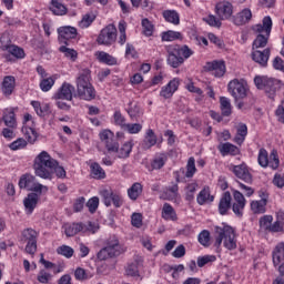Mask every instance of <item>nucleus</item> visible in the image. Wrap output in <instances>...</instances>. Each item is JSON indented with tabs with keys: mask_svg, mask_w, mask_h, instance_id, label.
Segmentation results:
<instances>
[{
	"mask_svg": "<svg viewBox=\"0 0 284 284\" xmlns=\"http://www.w3.org/2000/svg\"><path fill=\"white\" fill-rule=\"evenodd\" d=\"M100 141L104 144L110 154L115 152L119 159H128L132 154L134 148V140H129L119 148V141L114 138V133L110 130H103L99 134Z\"/></svg>",
	"mask_w": 284,
	"mask_h": 284,
	"instance_id": "f257e3e1",
	"label": "nucleus"
},
{
	"mask_svg": "<svg viewBox=\"0 0 284 284\" xmlns=\"http://www.w3.org/2000/svg\"><path fill=\"white\" fill-rule=\"evenodd\" d=\"M75 97L82 101H94L97 99V89L92 84V71L89 68L81 69L75 79Z\"/></svg>",
	"mask_w": 284,
	"mask_h": 284,
	"instance_id": "f03ea898",
	"label": "nucleus"
},
{
	"mask_svg": "<svg viewBox=\"0 0 284 284\" xmlns=\"http://www.w3.org/2000/svg\"><path fill=\"white\" fill-rule=\"evenodd\" d=\"M57 165V160L50 156L48 151L40 152L33 160V171L36 176L44 179V181H52V168Z\"/></svg>",
	"mask_w": 284,
	"mask_h": 284,
	"instance_id": "7ed1b4c3",
	"label": "nucleus"
},
{
	"mask_svg": "<svg viewBox=\"0 0 284 284\" xmlns=\"http://www.w3.org/2000/svg\"><path fill=\"white\" fill-rule=\"evenodd\" d=\"M166 52V61L171 68H181V65L185 63L186 59H190V57L194 54V51L186 44L182 47L179 44L169 45Z\"/></svg>",
	"mask_w": 284,
	"mask_h": 284,
	"instance_id": "20e7f679",
	"label": "nucleus"
},
{
	"mask_svg": "<svg viewBox=\"0 0 284 284\" xmlns=\"http://www.w3.org/2000/svg\"><path fill=\"white\" fill-rule=\"evenodd\" d=\"M215 243L214 247H221L223 244L226 250H236V232L234 227L226 225V226H215Z\"/></svg>",
	"mask_w": 284,
	"mask_h": 284,
	"instance_id": "39448f33",
	"label": "nucleus"
},
{
	"mask_svg": "<svg viewBox=\"0 0 284 284\" xmlns=\"http://www.w3.org/2000/svg\"><path fill=\"white\" fill-rule=\"evenodd\" d=\"M18 186L20 190H27V192L38 193V194H48L49 187L39 183L37 176L24 173L20 176Z\"/></svg>",
	"mask_w": 284,
	"mask_h": 284,
	"instance_id": "423d86ee",
	"label": "nucleus"
},
{
	"mask_svg": "<svg viewBox=\"0 0 284 284\" xmlns=\"http://www.w3.org/2000/svg\"><path fill=\"white\" fill-rule=\"evenodd\" d=\"M257 163L260 168H263L264 170H266V168H270L271 170H278L281 166L278 151L273 149L270 153L265 148H261L257 153Z\"/></svg>",
	"mask_w": 284,
	"mask_h": 284,
	"instance_id": "0eeeda50",
	"label": "nucleus"
},
{
	"mask_svg": "<svg viewBox=\"0 0 284 284\" xmlns=\"http://www.w3.org/2000/svg\"><path fill=\"white\" fill-rule=\"evenodd\" d=\"M254 83L257 90H264L268 99L276 98V91L278 90V85H281V81L274 78H270L266 75H256L254 78Z\"/></svg>",
	"mask_w": 284,
	"mask_h": 284,
	"instance_id": "6e6552de",
	"label": "nucleus"
},
{
	"mask_svg": "<svg viewBox=\"0 0 284 284\" xmlns=\"http://www.w3.org/2000/svg\"><path fill=\"white\" fill-rule=\"evenodd\" d=\"M272 18L266 16L262 20V24H256L255 30L256 32H264L266 36L258 34L253 42V48H265L267 45V41L270 39V34H272Z\"/></svg>",
	"mask_w": 284,
	"mask_h": 284,
	"instance_id": "1a4fd4ad",
	"label": "nucleus"
},
{
	"mask_svg": "<svg viewBox=\"0 0 284 284\" xmlns=\"http://www.w3.org/2000/svg\"><path fill=\"white\" fill-rule=\"evenodd\" d=\"M116 37H119L116 26H114V23H110L101 29L95 41L98 45H105L106 48H110V45H114V43H116Z\"/></svg>",
	"mask_w": 284,
	"mask_h": 284,
	"instance_id": "9d476101",
	"label": "nucleus"
},
{
	"mask_svg": "<svg viewBox=\"0 0 284 284\" xmlns=\"http://www.w3.org/2000/svg\"><path fill=\"white\" fill-rule=\"evenodd\" d=\"M21 241L27 243L26 252L27 254L34 255L37 254V243L39 241V232L32 227L24 229L21 232Z\"/></svg>",
	"mask_w": 284,
	"mask_h": 284,
	"instance_id": "9b49d317",
	"label": "nucleus"
},
{
	"mask_svg": "<svg viewBox=\"0 0 284 284\" xmlns=\"http://www.w3.org/2000/svg\"><path fill=\"white\" fill-rule=\"evenodd\" d=\"M231 192L233 194V201H231L232 212L237 219H242L245 212V205H247V200H245V195L236 189H232Z\"/></svg>",
	"mask_w": 284,
	"mask_h": 284,
	"instance_id": "f8f14e48",
	"label": "nucleus"
},
{
	"mask_svg": "<svg viewBox=\"0 0 284 284\" xmlns=\"http://www.w3.org/2000/svg\"><path fill=\"white\" fill-rule=\"evenodd\" d=\"M77 88L70 82H63L58 91L53 94L55 101H72L77 97Z\"/></svg>",
	"mask_w": 284,
	"mask_h": 284,
	"instance_id": "ddd939ff",
	"label": "nucleus"
},
{
	"mask_svg": "<svg viewBox=\"0 0 284 284\" xmlns=\"http://www.w3.org/2000/svg\"><path fill=\"white\" fill-rule=\"evenodd\" d=\"M79 32L77 28L64 26L58 28V41L61 45H70L71 39H77Z\"/></svg>",
	"mask_w": 284,
	"mask_h": 284,
	"instance_id": "4468645a",
	"label": "nucleus"
},
{
	"mask_svg": "<svg viewBox=\"0 0 284 284\" xmlns=\"http://www.w3.org/2000/svg\"><path fill=\"white\" fill-rule=\"evenodd\" d=\"M227 90L230 94L236 100L245 99V97H247V87L245 85V83H243V81H240L239 79L230 81Z\"/></svg>",
	"mask_w": 284,
	"mask_h": 284,
	"instance_id": "2eb2a0df",
	"label": "nucleus"
},
{
	"mask_svg": "<svg viewBox=\"0 0 284 284\" xmlns=\"http://www.w3.org/2000/svg\"><path fill=\"white\" fill-rule=\"evenodd\" d=\"M104 247L109 251L110 255L113 256V258H116V256H121L123 254V244L119 241V237L116 235H110L104 241Z\"/></svg>",
	"mask_w": 284,
	"mask_h": 284,
	"instance_id": "dca6fc26",
	"label": "nucleus"
},
{
	"mask_svg": "<svg viewBox=\"0 0 284 284\" xmlns=\"http://www.w3.org/2000/svg\"><path fill=\"white\" fill-rule=\"evenodd\" d=\"M215 14H217L221 21H227L234 14V6L230 1H220L215 6Z\"/></svg>",
	"mask_w": 284,
	"mask_h": 284,
	"instance_id": "f3484780",
	"label": "nucleus"
},
{
	"mask_svg": "<svg viewBox=\"0 0 284 284\" xmlns=\"http://www.w3.org/2000/svg\"><path fill=\"white\" fill-rule=\"evenodd\" d=\"M206 71L211 72L213 77L216 79H221L225 77V72H227V67L225 65V60H213L211 62H206Z\"/></svg>",
	"mask_w": 284,
	"mask_h": 284,
	"instance_id": "a211bd4d",
	"label": "nucleus"
},
{
	"mask_svg": "<svg viewBox=\"0 0 284 284\" xmlns=\"http://www.w3.org/2000/svg\"><path fill=\"white\" fill-rule=\"evenodd\" d=\"M231 172H233L236 179L244 181V183H252V173H250V169L247 168V164L242 163L239 165H232Z\"/></svg>",
	"mask_w": 284,
	"mask_h": 284,
	"instance_id": "6ab92c4d",
	"label": "nucleus"
},
{
	"mask_svg": "<svg viewBox=\"0 0 284 284\" xmlns=\"http://www.w3.org/2000/svg\"><path fill=\"white\" fill-rule=\"evenodd\" d=\"M2 57L7 63H16L19 59H26V50L23 48L13 44Z\"/></svg>",
	"mask_w": 284,
	"mask_h": 284,
	"instance_id": "aec40b11",
	"label": "nucleus"
},
{
	"mask_svg": "<svg viewBox=\"0 0 284 284\" xmlns=\"http://www.w3.org/2000/svg\"><path fill=\"white\" fill-rule=\"evenodd\" d=\"M179 85H181V79L173 78L168 84L161 88L160 97H162V99H172L174 93L179 90Z\"/></svg>",
	"mask_w": 284,
	"mask_h": 284,
	"instance_id": "412c9836",
	"label": "nucleus"
},
{
	"mask_svg": "<svg viewBox=\"0 0 284 284\" xmlns=\"http://www.w3.org/2000/svg\"><path fill=\"white\" fill-rule=\"evenodd\" d=\"M17 88V78L14 75H6L0 84V90L3 97H12Z\"/></svg>",
	"mask_w": 284,
	"mask_h": 284,
	"instance_id": "4be33fe9",
	"label": "nucleus"
},
{
	"mask_svg": "<svg viewBox=\"0 0 284 284\" xmlns=\"http://www.w3.org/2000/svg\"><path fill=\"white\" fill-rule=\"evenodd\" d=\"M271 54H272V51L270 50V48H266L263 51L261 50L253 51L251 57L255 63H258L260 68H267V61H270Z\"/></svg>",
	"mask_w": 284,
	"mask_h": 284,
	"instance_id": "5701e85b",
	"label": "nucleus"
},
{
	"mask_svg": "<svg viewBox=\"0 0 284 284\" xmlns=\"http://www.w3.org/2000/svg\"><path fill=\"white\" fill-rule=\"evenodd\" d=\"M217 210L221 216L227 215V212L232 210V193H230V191L222 193L217 205Z\"/></svg>",
	"mask_w": 284,
	"mask_h": 284,
	"instance_id": "b1692460",
	"label": "nucleus"
},
{
	"mask_svg": "<svg viewBox=\"0 0 284 284\" xmlns=\"http://www.w3.org/2000/svg\"><path fill=\"white\" fill-rule=\"evenodd\" d=\"M42 194L39 193H29L24 200H23V205H24V212L26 214L30 215L37 210V205H39V199Z\"/></svg>",
	"mask_w": 284,
	"mask_h": 284,
	"instance_id": "393cba45",
	"label": "nucleus"
},
{
	"mask_svg": "<svg viewBox=\"0 0 284 284\" xmlns=\"http://www.w3.org/2000/svg\"><path fill=\"white\" fill-rule=\"evenodd\" d=\"M6 128H18L19 123L17 122V113L14 108H7L3 110L2 119Z\"/></svg>",
	"mask_w": 284,
	"mask_h": 284,
	"instance_id": "a878e982",
	"label": "nucleus"
},
{
	"mask_svg": "<svg viewBox=\"0 0 284 284\" xmlns=\"http://www.w3.org/2000/svg\"><path fill=\"white\" fill-rule=\"evenodd\" d=\"M217 150L222 156H239L241 154V149L230 142L219 144Z\"/></svg>",
	"mask_w": 284,
	"mask_h": 284,
	"instance_id": "bb28decb",
	"label": "nucleus"
},
{
	"mask_svg": "<svg viewBox=\"0 0 284 284\" xmlns=\"http://www.w3.org/2000/svg\"><path fill=\"white\" fill-rule=\"evenodd\" d=\"M250 21H252V10L250 8H245L233 16L234 26H245Z\"/></svg>",
	"mask_w": 284,
	"mask_h": 284,
	"instance_id": "cd10ccee",
	"label": "nucleus"
},
{
	"mask_svg": "<svg viewBox=\"0 0 284 284\" xmlns=\"http://www.w3.org/2000/svg\"><path fill=\"white\" fill-rule=\"evenodd\" d=\"M64 234L68 239L83 234V222L67 223L63 225Z\"/></svg>",
	"mask_w": 284,
	"mask_h": 284,
	"instance_id": "c85d7f7f",
	"label": "nucleus"
},
{
	"mask_svg": "<svg viewBox=\"0 0 284 284\" xmlns=\"http://www.w3.org/2000/svg\"><path fill=\"white\" fill-rule=\"evenodd\" d=\"M156 143H159V138L156 136V133H154V130L148 129L142 141V149L152 150V148H154Z\"/></svg>",
	"mask_w": 284,
	"mask_h": 284,
	"instance_id": "c756f323",
	"label": "nucleus"
},
{
	"mask_svg": "<svg viewBox=\"0 0 284 284\" xmlns=\"http://www.w3.org/2000/svg\"><path fill=\"white\" fill-rule=\"evenodd\" d=\"M197 205H207V203H214V195H212V191L210 186H204L196 196Z\"/></svg>",
	"mask_w": 284,
	"mask_h": 284,
	"instance_id": "7c9ffc66",
	"label": "nucleus"
},
{
	"mask_svg": "<svg viewBox=\"0 0 284 284\" xmlns=\"http://www.w3.org/2000/svg\"><path fill=\"white\" fill-rule=\"evenodd\" d=\"M126 113L132 121H138L143 116V109H141V104H139V102L130 101L128 103Z\"/></svg>",
	"mask_w": 284,
	"mask_h": 284,
	"instance_id": "2f4dec72",
	"label": "nucleus"
},
{
	"mask_svg": "<svg viewBox=\"0 0 284 284\" xmlns=\"http://www.w3.org/2000/svg\"><path fill=\"white\" fill-rule=\"evenodd\" d=\"M95 59L104 65H119V59L105 51L95 52Z\"/></svg>",
	"mask_w": 284,
	"mask_h": 284,
	"instance_id": "473e14b6",
	"label": "nucleus"
},
{
	"mask_svg": "<svg viewBox=\"0 0 284 284\" xmlns=\"http://www.w3.org/2000/svg\"><path fill=\"white\" fill-rule=\"evenodd\" d=\"M162 17L166 23L172 26H181V14L174 9H166L162 12Z\"/></svg>",
	"mask_w": 284,
	"mask_h": 284,
	"instance_id": "72a5a7b5",
	"label": "nucleus"
},
{
	"mask_svg": "<svg viewBox=\"0 0 284 284\" xmlns=\"http://www.w3.org/2000/svg\"><path fill=\"white\" fill-rule=\"evenodd\" d=\"M31 105L36 114H38L41 119H45V116H50V114H52V110L48 103L41 104L39 101H31Z\"/></svg>",
	"mask_w": 284,
	"mask_h": 284,
	"instance_id": "f704fd0d",
	"label": "nucleus"
},
{
	"mask_svg": "<svg viewBox=\"0 0 284 284\" xmlns=\"http://www.w3.org/2000/svg\"><path fill=\"white\" fill-rule=\"evenodd\" d=\"M272 261H273L274 267H276L277 265H281V263H283V261H284V242L277 243L276 246L274 247V250L272 252Z\"/></svg>",
	"mask_w": 284,
	"mask_h": 284,
	"instance_id": "c9c22d12",
	"label": "nucleus"
},
{
	"mask_svg": "<svg viewBox=\"0 0 284 284\" xmlns=\"http://www.w3.org/2000/svg\"><path fill=\"white\" fill-rule=\"evenodd\" d=\"M161 216L164 221H179V215L176 214L174 206L170 203L163 204Z\"/></svg>",
	"mask_w": 284,
	"mask_h": 284,
	"instance_id": "e433bc0d",
	"label": "nucleus"
},
{
	"mask_svg": "<svg viewBox=\"0 0 284 284\" xmlns=\"http://www.w3.org/2000/svg\"><path fill=\"white\" fill-rule=\"evenodd\" d=\"M50 11L55 17H65L68 14V7L61 2V0H51Z\"/></svg>",
	"mask_w": 284,
	"mask_h": 284,
	"instance_id": "4c0bfd02",
	"label": "nucleus"
},
{
	"mask_svg": "<svg viewBox=\"0 0 284 284\" xmlns=\"http://www.w3.org/2000/svg\"><path fill=\"white\" fill-rule=\"evenodd\" d=\"M57 83V74L49 75L48 78L40 79L39 88L42 92H50Z\"/></svg>",
	"mask_w": 284,
	"mask_h": 284,
	"instance_id": "58836bf2",
	"label": "nucleus"
},
{
	"mask_svg": "<svg viewBox=\"0 0 284 284\" xmlns=\"http://www.w3.org/2000/svg\"><path fill=\"white\" fill-rule=\"evenodd\" d=\"M118 43L119 45H125V43H128V22H125V20H120L118 24Z\"/></svg>",
	"mask_w": 284,
	"mask_h": 284,
	"instance_id": "ea45409f",
	"label": "nucleus"
},
{
	"mask_svg": "<svg viewBox=\"0 0 284 284\" xmlns=\"http://www.w3.org/2000/svg\"><path fill=\"white\" fill-rule=\"evenodd\" d=\"M179 197V184L166 187L162 193L164 201H175Z\"/></svg>",
	"mask_w": 284,
	"mask_h": 284,
	"instance_id": "a19ab883",
	"label": "nucleus"
},
{
	"mask_svg": "<svg viewBox=\"0 0 284 284\" xmlns=\"http://www.w3.org/2000/svg\"><path fill=\"white\" fill-rule=\"evenodd\" d=\"M143 194V184L135 182L128 189V196L131 201H136Z\"/></svg>",
	"mask_w": 284,
	"mask_h": 284,
	"instance_id": "79ce46f5",
	"label": "nucleus"
},
{
	"mask_svg": "<svg viewBox=\"0 0 284 284\" xmlns=\"http://www.w3.org/2000/svg\"><path fill=\"white\" fill-rule=\"evenodd\" d=\"M161 40L166 42L183 41V34L179 31H163L161 33Z\"/></svg>",
	"mask_w": 284,
	"mask_h": 284,
	"instance_id": "37998d69",
	"label": "nucleus"
},
{
	"mask_svg": "<svg viewBox=\"0 0 284 284\" xmlns=\"http://www.w3.org/2000/svg\"><path fill=\"white\" fill-rule=\"evenodd\" d=\"M196 190H199V183L197 182H190L185 185L184 192H185V201L189 203H192L194 201V195L196 194Z\"/></svg>",
	"mask_w": 284,
	"mask_h": 284,
	"instance_id": "c03bdc74",
	"label": "nucleus"
},
{
	"mask_svg": "<svg viewBox=\"0 0 284 284\" xmlns=\"http://www.w3.org/2000/svg\"><path fill=\"white\" fill-rule=\"evenodd\" d=\"M220 110L222 116H232V102L230 101V98H220Z\"/></svg>",
	"mask_w": 284,
	"mask_h": 284,
	"instance_id": "a18cd8bd",
	"label": "nucleus"
},
{
	"mask_svg": "<svg viewBox=\"0 0 284 284\" xmlns=\"http://www.w3.org/2000/svg\"><path fill=\"white\" fill-rule=\"evenodd\" d=\"M90 170L92 179H97L98 181H101V179H105V170H103V168H101V164H99L98 162L91 163Z\"/></svg>",
	"mask_w": 284,
	"mask_h": 284,
	"instance_id": "49530a36",
	"label": "nucleus"
},
{
	"mask_svg": "<svg viewBox=\"0 0 284 284\" xmlns=\"http://www.w3.org/2000/svg\"><path fill=\"white\" fill-rule=\"evenodd\" d=\"M165 163H168V154L160 153L153 158V160L151 162V168L153 170H161L162 168L165 166Z\"/></svg>",
	"mask_w": 284,
	"mask_h": 284,
	"instance_id": "de8ad7c7",
	"label": "nucleus"
},
{
	"mask_svg": "<svg viewBox=\"0 0 284 284\" xmlns=\"http://www.w3.org/2000/svg\"><path fill=\"white\" fill-rule=\"evenodd\" d=\"M94 21H97V14H94V12L85 13L79 22V28H81V30H88Z\"/></svg>",
	"mask_w": 284,
	"mask_h": 284,
	"instance_id": "09e8293b",
	"label": "nucleus"
},
{
	"mask_svg": "<svg viewBox=\"0 0 284 284\" xmlns=\"http://www.w3.org/2000/svg\"><path fill=\"white\" fill-rule=\"evenodd\" d=\"M251 211L253 214H265L267 212V203L261 200H253L251 202Z\"/></svg>",
	"mask_w": 284,
	"mask_h": 284,
	"instance_id": "8fccbe9b",
	"label": "nucleus"
},
{
	"mask_svg": "<svg viewBox=\"0 0 284 284\" xmlns=\"http://www.w3.org/2000/svg\"><path fill=\"white\" fill-rule=\"evenodd\" d=\"M12 37L9 32H3L0 36V50L1 52H7L12 47Z\"/></svg>",
	"mask_w": 284,
	"mask_h": 284,
	"instance_id": "3c124183",
	"label": "nucleus"
},
{
	"mask_svg": "<svg viewBox=\"0 0 284 284\" xmlns=\"http://www.w3.org/2000/svg\"><path fill=\"white\" fill-rule=\"evenodd\" d=\"M22 134H24V139L28 143H34L37 141V130L33 126L23 125L22 126Z\"/></svg>",
	"mask_w": 284,
	"mask_h": 284,
	"instance_id": "603ef678",
	"label": "nucleus"
},
{
	"mask_svg": "<svg viewBox=\"0 0 284 284\" xmlns=\"http://www.w3.org/2000/svg\"><path fill=\"white\" fill-rule=\"evenodd\" d=\"M142 34L144 37H152L154 34V23L148 18H143L141 21Z\"/></svg>",
	"mask_w": 284,
	"mask_h": 284,
	"instance_id": "864d4df0",
	"label": "nucleus"
},
{
	"mask_svg": "<svg viewBox=\"0 0 284 284\" xmlns=\"http://www.w3.org/2000/svg\"><path fill=\"white\" fill-rule=\"evenodd\" d=\"M59 52H61L62 54H64V57L67 59H70V61H77V59H79V52H77V50L74 49H70L68 48V45L65 44H62L60 48H59Z\"/></svg>",
	"mask_w": 284,
	"mask_h": 284,
	"instance_id": "5fc2aeb1",
	"label": "nucleus"
},
{
	"mask_svg": "<svg viewBox=\"0 0 284 284\" xmlns=\"http://www.w3.org/2000/svg\"><path fill=\"white\" fill-rule=\"evenodd\" d=\"M196 160L194 156L189 158L187 163H186V172H185V178L186 179H193L194 174H196Z\"/></svg>",
	"mask_w": 284,
	"mask_h": 284,
	"instance_id": "6e6d98bb",
	"label": "nucleus"
},
{
	"mask_svg": "<svg viewBox=\"0 0 284 284\" xmlns=\"http://www.w3.org/2000/svg\"><path fill=\"white\" fill-rule=\"evenodd\" d=\"M92 273H90L89 271H85V268L83 267H78L74 271V278L75 281H90V278H92Z\"/></svg>",
	"mask_w": 284,
	"mask_h": 284,
	"instance_id": "4d7b16f0",
	"label": "nucleus"
},
{
	"mask_svg": "<svg viewBox=\"0 0 284 284\" xmlns=\"http://www.w3.org/2000/svg\"><path fill=\"white\" fill-rule=\"evenodd\" d=\"M197 241H199L200 245H202L203 247H210V245H211L210 241H212L210 231H207V230L201 231L200 234L197 235Z\"/></svg>",
	"mask_w": 284,
	"mask_h": 284,
	"instance_id": "13d9d810",
	"label": "nucleus"
},
{
	"mask_svg": "<svg viewBox=\"0 0 284 284\" xmlns=\"http://www.w3.org/2000/svg\"><path fill=\"white\" fill-rule=\"evenodd\" d=\"M114 191L112 189H104L100 191V196L103 199V203L106 207H110L112 205V199L114 196Z\"/></svg>",
	"mask_w": 284,
	"mask_h": 284,
	"instance_id": "bf43d9fd",
	"label": "nucleus"
},
{
	"mask_svg": "<svg viewBox=\"0 0 284 284\" xmlns=\"http://www.w3.org/2000/svg\"><path fill=\"white\" fill-rule=\"evenodd\" d=\"M99 230V223L89 221L88 224L83 223L82 234H97Z\"/></svg>",
	"mask_w": 284,
	"mask_h": 284,
	"instance_id": "052dcab7",
	"label": "nucleus"
},
{
	"mask_svg": "<svg viewBox=\"0 0 284 284\" xmlns=\"http://www.w3.org/2000/svg\"><path fill=\"white\" fill-rule=\"evenodd\" d=\"M113 121L114 125H118L119 128H121V130H125V126L128 125V120L124 118L123 113H121L120 111H115L113 113Z\"/></svg>",
	"mask_w": 284,
	"mask_h": 284,
	"instance_id": "680f3d73",
	"label": "nucleus"
},
{
	"mask_svg": "<svg viewBox=\"0 0 284 284\" xmlns=\"http://www.w3.org/2000/svg\"><path fill=\"white\" fill-rule=\"evenodd\" d=\"M204 23H207L211 28H221L223 23L221 22V18H216L214 14H209L202 19Z\"/></svg>",
	"mask_w": 284,
	"mask_h": 284,
	"instance_id": "e2e57ef3",
	"label": "nucleus"
},
{
	"mask_svg": "<svg viewBox=\"0 0 284 284\" xmlns=\"http://www.w3.org/2000/svg\"><path fill=\"white\" fill-rule=\"evenodd\" d=\"M57 253L61 256H65V258H72V256H74V248L69 245H61L57 248Z\"/></svg>",
	"mask_w": 284,
	"mask_h": 284,
	"instance_id": "0e129e2a",
	"label": "nucleus"
},
{
	"mask_svg": "<svg viewBox=\"0 0 284 284\" xmlns=\"http://www.w3.org/2000/svg\"><path fill=\"white\" fill-rule=\"evenodd\" d=\"M85 206L88 207L90 214L97 213V210H99V197L93 196L89 199L88 202L85 203Z\"/></svg>",
	"mask_w": 284,
	"mask_h": 284,
	"instance_id": "69168bd1",
	"label": "nucleus"
},
{
	"mask_svg": "<svg viewBox=\"0 0 284 284\" xmlns=\"http://www.w3.org/2000/svg\"><path fill=\"white\" fill-rule=\"evenodd\" d=\"M143 130V124L141 123H126V126L124 128V132H128L129 134H139Z\"/></svg>",
	"mask_w": 284,
	"mask_h": 284,
	"instance_id": "338daca9",
	"label": "nucleus"
},
{
	"mask_svg": "<svg viewBox=\"0 0 284 284\" xmlns=\"http://www.w3.org/2000/svg\"><path fill=\"white\" fill-rule=\"evenodd\" d=\"M126 276H139V262L134 261L128 264L126 268Z\"/></svg>",
	"mask_w": 284,
	"mask_h": 284,
	"instance_id": "774afa93",
	"label": "nucleus"
}]
</instances>
